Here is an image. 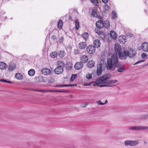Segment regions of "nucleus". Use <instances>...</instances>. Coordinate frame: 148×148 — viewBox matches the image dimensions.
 Returning a JSON list of instances; mask_svg holds the SVG:
<instances>
[{
  "instance_id": "obj_57",
  "label": "nucleus",
  "mask_w": 148,
  "mask_h": 148,
  "mask_svg": "<svg viewBox=\"0 0 148 148\" xmlns=\"http://www.w3.org/2000/svg\"><path fill=\"white\" fill-rule=\"evenodd\" d=\"M108 103V101L107 100H105V102L103 103L104 104V105Z\"/></svg>"
},
{
  "instance_id": "obj_32",
  "label": "nucleus",
  "mask_w": 148,
  "mask_h": 148,
  "mask_svg": "<svg viewBox=\"0 0 148 148\" xmlns=\"http://www.w3.org/2000/svg\"><path fill=\"white\" fill-rule=\"evenodd\" d=\"M119 45H118V44L116 43L115 45V49L116 51L118 52V54L119 53V51H119Z\"/></svg>"
},
{
  "instance_id": "obj_17",
  "label": "nucleus",
  "mask_w": 148,
  "mask_h": 148,
  "mask_svg": "<svg viewBox=\"0 0 148 148\" xmlns=\"http://www.w3.org/2000/svg\"><path fill=\"white\" fill-rule=\"evenodd\" d=\"M86 43L85 42H82L79 44V48L80 49H84L86 47Z\"/></svg>"
},
{
  "instance_id": "obj_18",
  "label": "nucleus",
  "mask_w": 148,
  "mask_h": 148,
  "mask_svg": "<svg viewBox=\"0 0 148 148\" xmlns=\"http://www.w3.org/2000/svg\"><path fill=\"white\" fill-rule=\"evenodd\" d=\"M8 66L7 64L4 62H0V69H6Z\"/></svg>"
},
{
  "instance_id": "obj_21",
  "label": "nucleus",
  "mask_w": 148,
  "mask_h": 148,
  "mask_svg": "<svg viewBox=\"0 0 148 148\" xmlns=\"http://www.w3.org/2000/svg\"><path fill=\"white\" fill-rule=\"evenodd\" d=\"M104 27L106 29H108L110 27V22L108 20H106L103 22Z\"/></svg>"
},
{
  "instance_id": "obj_51",
  "label": "nucleus",
  "mask_w": 148,
  "mask_h": 148,
  "mask_svg": "<svg viewBox=\"0 0 148 148\" xmlns=\"http://www.w3.org/2000/svg\"><path fill=\"white\" fill-rule=\"evenodd\" d=\"M85 83L84 84V86H89L91 85V84L92 83Z\"/></svg>"
},
{
  "instance_id": "obj_16",
  "label": "nucleus",
  "mask_w": 148,
  "mask_h": 148,
  "mask_svg": "<svg viewBox=\"0 0 148 148\" xmlns=\"http://www.w3.org/2000/svg\"><path fill=\"white\" fill-rule=\"evenodd\" d=\"M111 37L113 39H115L117 38V35L116 33L114 31L112 30L110 32Z\"/></svg>"
},
{
  "instance_id": "obj_1",
  "label": "nucleus",
  "mask_w": 148,
  "mask_h": 148,
  "mask_svg": "<svg viewBox=\"0 0 148 148\" xmlns=\"http://www.w3.org/2000/svg\"><path fill=\"white\" fill-rule=\"evenodd\" d=\"M111 76V75L110 73H106L103 75L96 79L94 82L96 84H93V86H95L96 84H105L100 85L99 86L100 87L113 86L112 85H110L116 83L117 80L116 79L109 80Z\"/></svg>"
},
{
  "instance_id": "obj_29",
  "label": "nucleus",
  "mask_w": 148,
  "mask_h": 148,
  "mask_svg": "<svg viewBox=\"0 0 148 148\" xmlns=\"http://www.w3.org/2000/svg\"><path fill=\"white\" fill-rule=\"evenodd\" d=\"M92 15L94 17H97V10L95 9L92 10Z\"/></svg>"
},
{
  "instance_id": "obj_49",
  "label": "nucleus",
  "mask_w": 148,
  "mask_h": 148,
  "mask_svg": "<svg viewBox=\"0 0 148 148\" xmlns=\"http://www.w3.org/2000/svg\"><path fill=\"white\" fill-rule=\"evenodd\" d=\"M145 60H141V61H138L136 63H135L134 65H136V64H138L141 62H144Z\"/></svg>"
},
{
  "instance_id": "obj_53",
  "label": "nucleus",
  "mask_w": 148,
  "mask_h": 148,
  "mask_svg": "<svg viewBox=\"0 0 148 148\" xmlns=\"http://www.w3.org/2000/svg\"><path fill=\"white\" fill-rule=\"evenodd\" d=\"M102 1L105 3H106L108 2V0H102Z\"/></svg>"
},
{
  "instance_id": "obj_19",
  "label": "nucleus",
  "mask_w": 148,
  "mask_h": 148,
  "mask_svg": "<svg viewBox=\"0 0 148 148\" xmlns=\"http://www.w3.org/2000/svg\"><path fill=\"white\" fill-rule=\"evenodd\" d=\"M95 65V62L94 61H89L87 63L88 67L89 68H92Z\"/></svg>"
},
{
  "instance_id": "obj_8",
  "label": "nucleus",
  "mask_w": 148,
  "mask_h": 148,
  "mask_svg": "<svg viewBox=\"0 0 148 148\" xmlns=\"http://www.w3.org/2000/svg\"><path fill=\"white\" fill-rule=\"evenodd\" d=\"M141 49L144 52L148 51V42H144L142 44L141 46Z\"/></svg>"
},
{
  "instance_id": "obj_54",
  "label": "nucleus",
  "mask_w": 148,
  "mask_h": 148,
  "mask_svg": "<svg viewBox=\"0 0 148 148\" xmlns=\"http://www.w3.org/2000/svg\"><path fill=\"white\" fill-rule=\"evenodd\" d=\"M69 19L70 21H72V17L71 15H69Z\"/></svg>"
},
{
  "instance_id": "obj_41",
  "label": "nucleus",
  "mask_w": 148,
  "mask_h": 148,
  "mask_svg": "<svg viewBox=\"0 0 148 148\" xmlns=\"http://www.w3.org/2000/svg\"><path fill=\"white\" fill-rule=\"evenodd\" d=\"M55 87H67V84H64L61 85H57L55 86Z\"/></svg>"
},
{
  "instance_id": "obj_44",
  "label": "nucleus",
  "mask_w": 148,
  "mask_h": 148,
  "mask_svg": "<svg viewBox=\"0 0 148 148\" xmlns=\"http://www.w3.org/2000/svg\"><path fill=\"white\" fill-rule=\"evenodd\" d=\"M126 36L129 37H132L133 36V35L132 34H131L130 33H127L126 34Z\"/></svg>"
},
{
  "instance_id": "obj_40",
  "label": "nucleus",
  "mask_w": 148,
  "mask_h": 148,
  "mask_svg": "<svg viewBox=\"0 0 148 148\" xmlns=\"http://www.w3.org/2000/svg\"><path fill=\"white\" fill-rule=\"evenodd\" d=\"M142 57L143 58H147V55L145 53H143L142 54Z\"/></svg>"
},
{
  "instance_id": "obj_9",
  "label": "nucleus",
  "mask_w": 148,
  "mask_h": 148,
  "mask_svg": "<svg viewBox=\"0 0 148 148\" xmlns=\"http://www.w3.org/2000/svg\"><path fill=\"white\" fill-rule=\"evenodd\" d=\"M145 127L143 126H131L129 127L128 129L130 130H143L144 128Z\"/></svg>"
},
{
  "instance_id": "obj_52",
  "label": "nucleus",
  "mask_w": 148,
  "mask_h": 148,
  "mask_svg": "<svg viewBox=\"0 0 148 148\" xmlns=\"http://www.w3.org/2000/svg\"><path fill=\"white\" fill-rule=\"evenodd\" d=\"M0 81L7 83V80L4 79H0Z\"/></svg>"
},
{
  "instance_id": "obj_25",
  "label": "nucleus",
  "mask_w": 148,
  "mask_h": 148,
  "mask_svg": "<svg viewBox=\"0 0 148 148\" xmlns=\"http://www.w3.org/2000/svg\"><path fill=\"white\" fill-rule=\"evenodd\" d=\"M63 25V22L62 20H60L58 23V28L60 29L62 27Z\"/></svg>"
},
{
  "instance_id": "obj_4",
  "label": "nucleus",
  "mask_w": 148,
  "mask_h": 148,
  "mask_svg": "<svg viewBox=\"0 0 148 148\" xmlns=\"http://www.w3.org/2000/svg\"><path fill=\"white\" fill-rule=\"evenodd\" d=\"M105 57L101 58L99 64L97 65V73L98 75H100L102 72V69H105L106 66V62Z\"/></svg>"
},
{
  "instance_id": "obj_37",
  "label": "nucleus",
  "mask_w": 148,
  "mask_h": 148,
  "mask_svg": "<svg viewBox=\"0 0 148 148\" xmlns=\"http://www.w3.org/2000/svg\"><path fill=\"white\" fill-rule=\"evenodd\" d=\"M57 65L58 66H64V64L63 62L59 61L57 62Z\"/></svg>"
},
{
  "instance_id": "obj_48",
  "label": "nucleus",
  "mask_w": 148,
  "mask_h": 148,
  "mask_svg": "<svg viewBox=\"0 0 148 148\" xmlns=\"http://www.w3.org/2000/svg\"><path fill=\"white\" fill-rule=\"evenodd\" d=\"M67 87L69 86H77V84H67Z\"/></svg>"
},
{
  "instance_id": "obj_38",
  "label": "nucleus",
  "mask_w": 148,
  "mask_h": 148,
  "mask_svg": "<svg viewBox=\"0 0 148 148\" xmlns=\"http://www.w3.org/2000/svg\"><path fill=\"white\" fill-rule=\"evenodd\" d=\"M103 8L105 10H106L108 11L109 10V7L108 5L106 4L104 5L103 6Z\"/></svg>"
},
{
  "instance_id": "obj_31",
  "label": "nucleus",
  "mask_w": 148,
  "mask_h": 148,
  "mask_svg": "<svg viewBox=\"0 0 148 148\" xmlns=\"http://www.w3.org/2000/svg\"><path fill=\"white\" fill-rule=\"evenodd\" d=\"M138 142L137 141L131 140V146H134L137 145Z\"/></svg>"
},
{
  "instance_id": "obj_12",
  "label": "nucleus",
  "mask_w": 148,
  "mask_h": 148,
  "mask_svg": "<svg viewBox=\"0 0 148 148\" xmlns=\"http://www.w3.org/2000/svg\"><path fill=\"white\" fill-rule=\"evenodd\" d=\"M97 27L102 28L104 27L103 22L100 20L98 21L96 23Z\"/></svg>"
},
{
  "instance_id": "obj_26",
  "label": "nucleus",
  "mask_w": 148,
  "mask_h": 148,
  "mask_svg": "<svg viewBox=\"0 0 148 148\" xmlns=\"http://www.w3.org/2000/svg\"><path fill=\"white\" fill-rule=\"evenodd\" d=\"M28 74L30 76H33L35 73V70L33 69L29 70L28 72Z\"/></svg>"
},
{
  "instance_id": "obj_2",
  "label": "nucleus",
  "mask_w": 148,
  "mask_h": 148,
  "mask_svg": "<svg viewBox=\"0 0 148 148\" xmlns=\"http://www.w3.org/2000/svg\"><path fill=\"white\" fill-rule=\"evenodd\" d=\"M118 58L116 54L112 56L111 58L108 59L106 64L107 69L108 70L113 71L114 70L118 62Z\"/></svg>"
},
{
  "instance_id": "obj_45",
  "label": "nucleus",
  "mask_w": 148,
  "mask_h": 148,
  "mask_svg": "<svg viewBox=\"0 0 148 148\" xmlns=\"http://www.w3.org/2000/svg\"><path fill=\"white\" fill-rule=\"evenodd\" d=\"M97 103L100 105H104V104L102 102L101 100H99L97 101Z\"/></svg>"
},
{
  "instance_id": "obj_35",
  "label": "nucleus",
  "mask_w": 148,
  "mask_h": 148,
  "mask_svg": "<svg viewBox=\"0 0 148 148\" xmlns=\"http://www.w3.org/2000/svg\"><path fill=\"white\" fill-rule=\"evenodd\" d=\"M34 91H38L41 92H49V90H33Z\"/></svg>"
},
{
  "instance_id": "obj_50",
  "label": "nucleus",
  "mask_w": 148,
  "mask_h": 148,
  "mask_svg": "<svg viewBox=\"0 0 148 148\" xmlns=\"http://www.w3.org/2000/svg\"><path fill=\"white\" fill-rule=\"evenodd\" d=\"M59 92H68V90H59Z\"/></svg>"
},
{
  "instance_id": "obj_14",
  "label": "nucleus",
  "mask_w": 148,
  "mask_h": 148,
  "mask_svg": "<svg viewBox=\"0 0 148 148\" xmlns=\"http://www.w3.org/2000/svg\"><path fill=\"white\" fill-rule=\"evenodd\" d=\"M95 48H99L100 47L101 43L99 40L97 39L95 40L93 42Z\"/></svg>"
},
{
  "instance_id": "obj_6",
  "label": "nucleus",
  "mask_w": 148,
  "mask_h": 148,
  "mask_svg": "<svg viewBox=\"0 0 148 148\" xmlns=\"http://www.w3.org/2000/svg\"><path fill=\"white\" fill-rule=\"evenodd\" d=\"M63 67L61 66H59L55 69L54 72L56 74L59 75L63 73Z\"/></svg>"
},
{
  "instance_id": "obj_39",
  "label": "nucleus",
  "mask_w": 148,
  "mask_h": 148,
  "mask_svg": "<svg viewBox=\"0 0 148 148\" xmlns=\"http://www.w3.org/2000/svg\"><path fill=\"white\" fill-rule=\"evenodd\" d=\"M86 77L87 79H90L92 77V74L90 73H88L86 75Z\"/></svg>"
},
{
  "instance_id": "obj_27",
  "label": "nucleus",
  "mask_w": 148,
  "mask_h": 148,
  "mask_svg": "<svg viewBox=\"0 0 148 148\" xmlns=\"http://www.w3.org/2000/svg\"><path fill=\"white\" fill-rule=\"evenodd\" d=\"M15 77L18 80H21L22 79V75L20 73H17L15 74Z\"/></svg>"
},
{
  "instance_id": "obj_34",
  "label": "nucleus",
  "mask_w": 148,
  "mask_h": 148,
  "mask_svg": "<svg viewBox=\"0 0 148 148\" xmlns=\"http://www.w3.org/2000/svg\"><path fill=\"white\" fill-rule=\"evenodd\" d=\"M125 145L126 146L130 145L131 146V140H126L125 142Z\"/></svg>"
},
{
  "instance_id": "obj_15",
  "label": "nucleus",
  "mask_w": 148,
  "mask_h": 148,
  "mask_svg": "<svg viewBox=\"0 0 148 148\" xmlns=\"http://www.w3.org/2000/svg\"><path fill=\"white\" fill-rule=\"evenodd\" d=\"M16 68V65L14 64H11L8 66V69L10 71H13Z\"/></svg>"
},
{
  "instance_id": "obj_43",
  "label": "nucleus",
  "mask_w": 148,
  "mask_h": 148,
  "mask_svg": "<svg viewBox=\"0 0 148 148\" xmlns=\"http://www.w3.org/2000/svg\"><path fill=\"white\" fill-rule=\"evenodd\" d=\"M51 39L54 41H56L57 38L55 35H53L51 37Z\"/></svg>"
},
{
  "instance_id": "obj_24",
  "label": "nucleus",
  "mask_w": 148,
  "mask_h": 148,
  "mask_svg": "<svg viewBox=\"0 0 148 148\" xmlns=\"http://www.w3.org/2000/svg\"><path fill=\"white\" fill-rule=\"evenodd\" d=\"M75 28L76 29H78L79 28V23L78 19H76L75 21Z\"/></svg>"
},
{
  "instance_id": "obj_20",
  "label": "nucleus",
  "mask_w": 148,
  "mask_h": 148,
  "mask_svg": "<svg viewBox=\"0 0 148 148\" xmlns=\"http://www.w3.org/2000/svg\"><path fill=\"white\" fill-rule=\"evenodd\" d=\"M58 54L59 56L61 58L64 57L66 54V52L63 50L59 51Z\"/></svg>"
},
{
  "instance_id": "obj_13",
  "label": "nucleus",
  "mask_w": 148,
  "mask_h": 148,
  "mask_svg": "<svg viewBox=\"0 0 148 148\" xmlns=\"http://www.w3.org/2000/svg\"><path fill=\"white\" fill-rule=\"evenodd\" d=\"M42 72L43 74L46 75H49L51 73V70L47 68L43 69Z\"/></svg>"
},
{
  "instance_id": "obj_11",
  "label": "nucleus",
  "mask_w": 148,
  "mask_h": 148,
  "mask_svg": "<svg viewBox=\"0 0 148 148\" xmlns=\"http://www.w3.org/2000/svg\"><path fill=\"white\" fill-rule=\"evenodd\" d=\"M119 41L122 44H124L126 42V38L125 36H121L119 38Z\"/></svg>"
},
{
  "instance_id": "obj_3",
  "label": "nucleus",
  "mask_w": 148,
  "mask_h": 148,
  "mask_svg": "<svg viewBox=\"0 0 148 148\" xmlns=\"http://www.w3.org/2000/svg\"><path fill=\"white\" fill-rule=\"evenodd\" d=\"M137 53L136 51L131 47H128L126 51H124L123 52L119 51V57L121 59L125 60L127 57H129L130 58H134L135 56Z\"/></svg>"
},
{
  "instance_id": "obj_55",
  "label": "nucleus",
  "mask_w": 148,
  "mask_h": 148,
  "mask_svg": "<svg viewBox=\"0 0 148 148\" xmlns=\"http://www.w3.org/2000/svg\"><path fill=\"white\" fill-rule=\"evenodd\" d=\"M143 118H145V119H148V114L144 116V117H143Z\"/></svg>"
},
{
  "instance_id": "obj_22",
  "label": "nucleus",
  "mask_w": 148,
  "mask_h": 148,
  "mask_svg": "<svg viewBox=\"0 0 148 148\" xmlns=\"http://www.w3.org/2000/svg\"><path fill=\"white\" fill-rule=\"evenodd\" d=\"M101 28L97 27H96L95 30V32L99 35L102 34L103 32L101 30Z\"/></svg>"
},
{
  "instance_id": "obj_30",
  "label": "nucleus",
  "mask_w": 148,
  "mask_h": 148,
  "mask_svg": "<svg viewBox=\"0 0 148 148\" xmlns=\"http://www.w3.org/2000/svg\"><path fill=\"white\" fill-rule=\"evenodd\" d=\"M88 33H85L82 34V36L84 39L86 40H87L88 38Z\"/></svg>"
},
{
  "instance_id": "obj_56",
  "label": "nucleus",
  "mask_w": 148,
  "mask_h": 148,
  "mask_svg": "<svg viewBox=\"0 0 148 148\" xmlns=\"http://www.w3.org/2000/svg\"><path fill=\"white\" fill-rule=\"evenodd\" d=\"M143 127H145L144 128V130L148 129V127L143 126Z\"/></svg>"
},
{
  "instance_id": "obj_33",
  "label": "nucleus",
  "mask_w": 148,
  "mask_h": 148,
  "mask_svg": "<svg viewBox=\"0 0 148 148\" xmlns=\"http://www.w3.org/2000/svg\"><path fill=\"white\" fill-rule=\"evenodd\" d=\"M112 18L114 19H115L116 17V14L115 12L113 11L112 13Z\"/></svg>"
},
{
  "instance_id": "obj_28",
  "label": "nucleus",
  "mask_w": 148,
  "mask_h": 148,
  "mask_svg": "<svg viewBox=\"0 0 148 148\" xmlns=\"http://www.w3.org/2000/svg\"><path fill=\"white\" fill-rule=\"evenodd\" d=\"M58 55V53L56 51L50 53L51 56L52 58H55L57 57Z\"/></svg>"
},
{
  "instance_id": "obj_23",
  "label": "nucleus",
  "mask_w": 148,
  "mask_h": 148,
  "mask_svg": "<svg viewBox=\"0 0 148 148\" xmlns=\"http://www.w3.org/2000/svg\"><path fill=\"white\" fill-rule=\"evenodd\" d=\"M88 58L87 56L84 55L82 56L81 59L82 60V62L84 63L87 62L88 60Z\"/></svg>"
},
{
  "instance_id": "obj_10",
  "label": "nucleus",
  "mask_w": 148,
  "mask_h": 148,
  "mask_svg": "<svg viewBox=\"0 0 148 148\" xmlns=\"http://www.w3.org/2000/svg\"><path fill=\"white\" fill-rule=\"evenodd\" d=\"M83 66V63L82 62H76L74 65V67L76 70H80L81 69Z\"/></svg>"
},
{
  "instance_id": "obj_7",
  "label": "nucleus",
  "mask_w": 148,
  "mask_h": 148,
  "mask_svg": "<svg viewBox=\"0 0 148 148\" xmlns=\"http://www.w3.org/2000/svg\"><path fill=\"white\" fill-rule=\"evenodd\" d=\"M116 67L119 68L117 71L119 72H122L125 70L124 65L119 62H118Z\"/></svg>"
},
{
  "instance_id": "obj_58",
  "label": "nucleus",
  "mask_w": 148,
  "mask_h": 148,
  "mask_svg": "<svg viewBox=\"0 0 148 148\" xmlns=\"http://www.w3.org/2000/svg\"><path fill=\"white\" fill-rule=\"evenodd\" d=\"M7 83H12V82H11L10 81H7Z\"/></svg>"
},
{
  "instance_id": "obj_47",
  "label": "nucleus",
  "mask_w": 148,
  "mask_h": 148,
  "mask_svg": "<svg viewBox=\"0 0 148 148\" xmlns=\"http://www.w3.org/2000/svg\"><path fill=\"white\" fill-rule=\"evenodd\" d=\"M64 38L62 36L60 37L59 38V42L60 43L62 42L64 40Z\"/></svg>"
},
{
  "instance_id": "obj_36",
  "label": "nucleus",
  "mask_w": 148,
  "mask_h": 148,
  "mask_svg": "<svg viewBox=\"0 0 148 148\" xmlns=\"http://www.w3.org/2000/svg\"><path fill=\"white\" fill-rule=\"evenodd\" d=\"M91 2L93 3L95 5L97 6L98 4L97 0H90Z\"/></svg>"
},
{
  "instance_id": "obj_46",
  "label": "nucleus",
  "mask_w": 148,
  "mask_h": 148,
  "mask_svg": "<svg viewBox=\"0 0 148 148\" xmlns=\"http://www.w3.org/2000/svg\"><path fill=\"white\" fill-rule=\"evenodd\" d=\"M49 92H59V90H49Z\"/></svg>"
},
{
  "instance_id": "obj_42",
  "label": "nucleus",
  "mask_w": 148,
  "mask_h": 148,
  "mask_svg": "<svg viewBox=\"0 0 148 148\" xmlns=\"http://www.w3.org/2000/svg\"><path fill=\"white\" fill-rule=\"evenodd\" d=\"M76 75H73V74L71 76V82L73 81L75 79V76Z\"/></svg>"
},
{
  "instance_id": "obj_5",
  "label": "nucleus",
  "mask_w": 148,
  "mask_h": 148,
  "mask_svg": "<svg viewBox=\"0 0 148 148\" xmlns=\"http://www.w3.org/2000/svg\"><path fill=\"white\" fill-rule=\"evenodd\" d=\"M87 52L90 54H94L95 51L96 49L95 46L93 45L88 46L86 48Z\"/></svg>"
}]
</instances>
